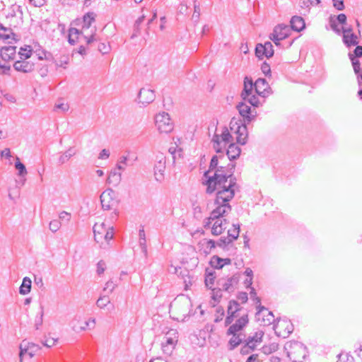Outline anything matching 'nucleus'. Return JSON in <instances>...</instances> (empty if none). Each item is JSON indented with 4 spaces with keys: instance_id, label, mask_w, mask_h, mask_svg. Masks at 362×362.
Wrapping results in <instances>:
<instances>
[{
    "instance_id": "13d9d810",
    "label": "nucleus",
    "mask_w": 362,
    "mask_h": 362,
    "mask_svg": "<svg viewBox=\"0 0 362 362\" xmlns=\"http://www.w3.org/2000/svg\"><path fill=\"white\" fill-rule=\"evenodd\" d=\"M252 300L257 305V315L262 313L264 311H267V308H266L264 306L261 305L260 298H259L258 296H255V298Z\"/></svg>"
},
{
    "instance_id": "39448f33",
    "label": "nucleus",
    "mask_w": 362,
    "mask_h": 362,
    "mask_svg": "<svg viewBox=\"0 0 362 362\" xmlns=\"http://www.w3.org/2000/svg\"><path fill=\"white\" fill-rule=\"evenodd\" d=\"M156 125L160 133H170L173 129V123L172 122L169 115L167 112H162L156 115Z\"/></svg>"
},
{
    "instance_id": "680f3d73",
    "label": "nucleus",
    "mask_w": 362,
    "mask_h": 362,
    "mask_svg": "<svg viewBox=\"0 0 362 362\" xmlns=\"http://www.w3.org/2000/svg\"><path fill=\"white\" fill-rule=\"evenodd\" d=\"M338 361L337 362H352L353 358L350 356L348 354H339L337 356Z\"/></svg>"
},
{
    "instance_id": "2f4dec72",
    "label": "nucleus",
    "mask_w": 362,
    "mask_h": 362,
    "mask_svg": "<svg viewBox=\"0 0 362 362\" xmlns=\"http://www.w3.org/2000/svg\"><path fill=\"white\" fill-rule=\"evenodd\" d=\"M358 37L354 33L346 34V35H343V42L346 47H349L351 46H356L358 44Z\"/></svg>"
},
{
    "instance_id": "6e6552de",
    "label": "nucleus",
    "mask_w": 362,
    "mask_h": 362,
    "mask_svg": "<svg viewBox=\"0 0 362 362\" xmlns=\"http://www.w3.org/2000/svg\"><path fill=\"white\" fill-rule=\"evenodd\" d=\"M274 329L278 337L286 338L292 333L293 327L290 321L278 320L277 322L274 325Z\"/></svg>"
},
{
    "instance_id": "c9c22d12",
    "label": "nucleus",
    "mask_w": 362,
    "mask_h": 362,
    "mask_svg": "<svg viewBox=\"0 0 362 362\" xmlns=\"http://www.w3.org/2000/svg\"><path fill=\"white\" fill-rule=\"evenodd\" d=\"M76 154V151L74 148H69L66 151L62 154L59 158V163L64 164L67 162L72 156Z\"/></svg>"
},
{
    "instance_id": "6e6d98bb",
    "label": "nucleus",
    "mask_w": 362,
    "mask_h": 362,
    "mask_svg": "<svg viewBox=\"0 0 362 362\" xmlns=\"http://www.w3.org/2000/svg\"><path fill=\"white\" fill-rule=\"evenodd\" d=\"M116 286L117 285L112 280H109L106 282L103 291L107 292V293H111L115 288Z\"/></svg>"
},
{
    "instance_id": "e2e57ef3",
    "label": "nucleus",
    "mask_w": 362,
    "mask_h": 362,
    "mask_svg": "<svg viewBox=\"0 0 362 362\" xmlns=\"http://www.w3.org/2000/svg\"><path fill=\"white\" fill-rule=\"evenodd\" d=\"M356 48L354 49L353 53H349V55H352L354 57L361 58L362 60V46L361 45H356Z\"/></svg>"
},
{
    "instance_id": "423d86ee",
    "label": "nucleus",
    "mask_w": 362,
    "mask_h": 362,
    "mask_svg": "<svg viewBox=\"0 0 362 362\" xmlns=\"http://www.w3.org/2000/svg\"><path fill=\"white\" fill-rule=\"evenodd\" d=\"M291 33L289 25L285 24H279L275 26L273 33L270 35L269 38L276 45H280V41L288 37Z\"/></svg>"
},
{
    "instance_id": "6ab92c4d",
    "label": "nucleus",
    "mask_w": 362,
    "mask_h": 362,
    "mask_svg": "<svg viewBox=\"0 0 362 362\" xmlns=\"http://www.w3.org/2000/svg\"><path fill=\"white\" fill-rule=\"evenodd\" d=\"M349 58L351 62L354 74L356 75L358 85L362 86V69L359 58L354 57L352 55H349Z\"/></svg>"
},
{
    "instance_id": "c03bdc74",
    "label": "nucleus",
    "mask_w": 362,
    "mask_h": 362,
    "mask_svg": "<svg viewBox=\"0 0 362 362\" xmlns=\"http://www.w3.org/2000/svg\"><path fill=\"white\" fill-rule=\"evenodd\" d=\"M15 168L18 171L19 176H25L27 174V170L23 163L20 161L18 157H16V161L15 163Z\"/></svg>"
},
{
    "instance_id": "8fccbe9b",
    "label": "nucleus",
    "mask_w": 362,
    "mask_h": 362,
    "mask_svg": "<svg viewBox=\"0 0 362 362\" xmlns=\"http://www.w3.org/2000/svg\"><path fill=\"white\" fill-rule=\"evenodd\" d=\"M62 223L59 220L54 219L49 222V230L53 232L56 233L57 230H59L61 228Z\"/></svg>"
},
{
    "instance_id": "0e129e2a",
    "label": "nucleus",
    "mask_w": 362,
    "mask_h": 362,
    "mask_svg": "<svg viewBox=\"0 0 362 362\" xmlns=\"http://www.w3.org/2000/svg\"><path fill=\"white\" fill-rule=\"evenodd\" d=\"M333 6L338 11H343L345 8L344 0H332Z\"/></svg>"
},
{
    "instance_id": "a18cd8bd",
    "label": "nucleus",
    "mask_w": 362,
    "mask_h": 362,
    "mask_svg": "<svg viewBox=\"0 0 362 362\" xmlns=\"http://www.w3.org/2000/svg\"><path fill=\"white\" fill-rule=\"evenodd\" d=\"M110 303V300L107 296H101L96 301V305L98 308L103 309L105 308L109 303Z\"/></svg>"
},
{
    "instance_id": "b1692460",
    "label": "nucleus",
    "mask_w": 362,
    "mask_h": 362,
    "mask_svg": "<svg viewBox=\"0 0 362 362\" xmlns=\"http://www.w3.org/2000/svg\"><path fill=\"white\" fill-rule=\"evenodd\" d=\"M107 229L104 223H95L93 226L94 239L97 243H100L103 240V235Z\"/></svg>"
},
{
    "instance_id": "774afa93",
    "label": "nucleus",
    "mask_w": 362,
    "mask_h": 362,
    "mask_svg": "<svg viewBox=\"0 0 362 362\" xmlns=\"http://www.w3.org/2000/svg\"><path fill=\"white\" fill-rule=\"evenodd\" d=\"M261 70L265 76H271L270 66L267 62H263L261 66Z\"/></svg>"
},
{
    "instance_id": "bb28decb",
    "label": "nucleus",
    "mask_w": 362,
    "mask_h": 362,
    "mask_svg": "<svg viewBox=\"0 0 362 362\" xmlns=\"http://www.w3.org/2000/svg\"><path fill=\"white\" fill-rule=\"evenodd\" d=\"M241 150L239 146H238L235 144H229L227 151L226 154L228 156V158L230 160H235L238 158L240 156Z\"/></svg>"
},
{
    "instance_id": "7ed1b4c3",
    "label": "nucleus",
    "mask_w": 362,
    "mask_h": 362,
    "mask_svg": "<svg viewBox=\"0 0 362 362\" xmlns=\"http://www.w3.org/2000/svg\"><path fill=\"white\" fill-rule=\"evenodd\" d=\"M284 349L287 353L288 357L293 362H302L306 355V347L300 342L290 341L284 345Z\"/></svg>"
},
{
    "instance_id": "393cba45",
    "label": "nucleus",
    "mask_w": 362,
    "mask_h": 362,
    "mask_svg": "<svg viewBox=\"0 0 362 362\" xmlns=\"http://www.w3.org/2000/svg\"><path fill=\"white\" fill-rule=\"evenodd\" d=\"M291 25L289 26L291 30L296 32L303 30L305 27L304 19L298 16H294L290 21Z\"/></svg>"
},
{
    "instance_id": "72a5a7b5",
    "label": "nucleus",
    "mask_w": 362,
    "mask_h": 362,
    "mask_svg": "<svg viewBox=\"0 0 362 362\" xmlns=\"http://www.w3.org/2000/svg\"><path fill=\"white\" fill-rule=\"evenodd\" d=\"M32 281L30 278L24 277L23 282L19 288V292L22 295H26L30 293L31 289Z\"/></svg>"
},
{
    "instance_id": "4be33fe9",
    "label": "nucleus",
    "mask_w": 362,
    "mask_h": 362,
    "mask_svg": "<svg viewBox=\"0 0 362 362\" xmlns=\"http://www.w3.org/2000/svg\"><path fill=\"white\" fill-rule=\"evenodd\" d=\"M244 87L241 93V97L245 100L252 93L254 89V83L250 77L245 76L244 78Z\"/></svg>"
},
{
    "instance_id": "f8f14e48",
    "label": "nucleus",
    "mask_w": 362,
    "mask_h": 362,
    "mask_svg": "<svg viewBox=\"0 0 362 362\" xmlns=\"http://www.w3.org/2000/svg\"><path fill=\"white\" fill-rule=\"evenodd\" d=\"M239 280V274H234L227 279H220L218 281V285L221 286L223 291L232 293L235 290Z\"/></svg>"
},
{
    "instance_id": "09e8293b",
    "label": "nucleus",
    "mask_w": 362,
    "mask_h": 362,
    "mask_svg": "<svg viewBox=\"0 0 362 362\" xmlns=\"http://www.w3.org/2000/svg\"><path fill=\"white\" fill-rule=\"evenodd\" d=\"M215 281V276L213 272H209L206 274L205 285L207 288H211Z\"/></svg>"
},
{
    "instance_id": "a878e982",
    "label": "nucleus",
    "mask_w": 362,
    "mask_h": 362,
    "mask_svg": "<svg viewBox=\"0 0 362 362\" xmlns=\"http://www.w3.org/2000/svg\"><path fill=\"white\" fill-rule=\"evenodd\" d=\"M211 265L218 269H222L224 265H228L231 264V259L230 258H221L217 255H214L211 259Z\"/></svg>"
},
{
    "instance_id": "a19ab883",
    "label": "nucleus",
    "mask_w": 362,
    "mask_h": 362,
    "mask_svg": "<svg viewBox=\"0 0 362 362\" xmlns=\"http://www.w3.org/2000/svg\"><path fill=\"white\" fill-rule=\"evenodd\" d=\"M230 335H232V337L229 340V344L231 346L230 349H233L240 344L243 339L240 337V334L238 333L230 334Z\"/></svg>"
},
{
    "instance_id": "79ce46f5",
    "label": "nucleus",
    "mask_w": 362,
    "mask_h": 362,
    "mask_svg": "<svg viewBox=\"0 0 362 362\" xmlns=\"http://www.w3.org/2000/svg\"><path fill=\"white\" fill-rule=\"evenodd\" d=\"M92 323L93 325L94 326L95 324V318H90L89 319L88 321H85L83 322V325H80V326H77L76 325H72V328L76 332H81V331H83L85 330L90 325V323Z\"/></svg>"
},
{
    "instance_id": "4468645a",
    "label": "nucleus",
    "mask_w": 362,
    "mask_h": 362,
    "mask_svg": "<svg viewBox=\"0 0 362 362\" xmlns=\"http://www.w3.org/2000/svg\"><path fill=\"white\" fill-rule=\"evenodd\" d=\"M115 192L111 189H107L105 190L100 194V202L102 205V208L105 210H110L113 204L114 201Z\"/></svg>"
},
{
    "instance_id": "cd10ccee",
    "label": "nucleus",
    "mask_w": 362,
    "mask_h": 362,
    "mask_svg": "<svg viewBox=\"0 0 362 362\" xmlns=\"http://www.w3.org/2000/svg\"><path fill=\"white\" fill-rule=\"evenodd\" d=\"M95 16L96 15L93 12H88L83 16L82 24L83 31H86L90 28L92 23L95 21Z\"/></svg>"
},
{
    "instance_id": "5fc2aeb1",
    "label": "nucleus",
    "mask_w": 362,
    "mask_h": 362,
    "mask_svg": "<svg viewBox=\"0 0 362 362\" xmlns=\"http://www.w3.org/2000/svg\"><path fill=\"white\" fill-rule=\"evenodd\" d=\"M145 18V16L142 15L141 17H139L135 22L134 27H135V33L132 35V38H134V37H136L138 35V33L139 32V25L142 23Z\"/></svg>"
},
{
    "instance_id": "58836bf2",
    "label": "nucleus",
    "mask_w": 362,
    "mask_h": 362,
    "mask_svg": "<svg viewBox=\"0 0 362 362\" xmlns=\"http://www.w3.org/2000/svg\"><path fill=\"white\" fill-rule=\"evenodd\" d=\"M213 142V146L216 153H222L223 152V146L221 145V135L218 134H215L211 140Z\"/></svg>"
},
{
    "instance_id": "c756f323",
    "label": "nucleus",
    "mask_w": 362,
    "mask_h": 362,
    "mask_svg": "<svg viewBox=\"0 0 362 362\" xmlns=\"http://www.w3.org/2000/svg\"><path fill=\"white\" fill-rule=\"evenodd\" d=\"M178 341V333L176 329H170L164 337L163 342L176 346Z\"/></svg>"
},
{
    "instance_id": "1a4fd4ad",
    "label": "nucleus",
    "mask_w": 362,
    "mask_h": 362,
    "mask_svg": "<svg viewBox=\"0 0 362 362\" xmlns=\"http://www.w3.org/2000/svg\"><path fill=\"white\" fill-rule=\"evenodd\" d=\"M240 115L243 118L244 123L249 124L257 117V111L251 109L246 102H241L236 106Z\"/></svg>"
},
{
    "instance_id": "3c124183",
    "label": "nucleus",
    "mask_w": 362,
    "mask_h": 362,
    "mask_svg": "<svg viewBox=\"0 0 362 362\" xmlns=\"http://www.w3.org/2000/svg\"><path fill=\"white\" fill-rule=\"evenodd\" d=\"M245 101L247 102L253 107H259L260 105L259 98L255 95L251 94Z\"/></svg>"
},
{
    "instance_id": "4d7b16f0",
    "label": "nucleus",
    "mask_w": 362,
    "mask_h": 362,
    "mask_svg": "<svg viewBox=\"0 0 362 362\" xmlns=\"http://www.w3.org/2000/svg\"><path fill=\"white\" fill-rule=\"evenodd\" d=\"M175 345L168 344L165 342H162V349L164 354L167 355H170L175 349Z\"/></svg>"
},
{
    "instance_id": "aec40b11",
    "label": "nucleus",
    "mask_w": 362,
    "mask_h": 362,
    "mask_svg": "<svg viewBox=\"0 0 362 362\" xmlns=\"http://www.w3.org/2000/svg\"><path fill=\"white\" fill-rule=\"evenodd\" d=\"M17 35L13 32V30L9 27H6L0 23V39L7 40L9 43L12 40L17 41Z\"/></svg>"
},
{
    "instance_id": "4c0bfd02",
    "label": "nucleus",
    "mask_w": 362,
    "mask_h": 362,
    "mask_svg": "<svg viewBox=\"0 0 362 362\" xmlns=\"http://www.w3.org/2000/svg\"><path fill=\"white\" fill-rule=\"evenodd\" d=\"M32 347L36 348L37 346L35 344L33 343H28V345L25 344V342L23 341L22 344L20 345V353H19V358H20V362H23V356L27 354Z\"/></svg>"
},
{
    "instance_id": "5701e85b",
    "label": "nucleus",
    "mask_w": 362,
    "mask_h": 362,
    "mask_svg": "<svg viewBox=\"0 0 362 362\" xmlns=\"http://www.w3.org/2000/svg\"><path fill=\"white\" fill-rule=\"evenodd\" d=\"M246 124L247 123H244L242 125H239L235 131L237 142L241 145H244L247 143V129Z\"/></svg>"
},
{
    "instance_id": "9b49d317",
    "label": "nucleus",
    "mask_w": 362,
    "mask_h": 362,
    "mask_svg": "<svg viewBox=\"0 0 362 362\" xmlns=\"http://www.w3.org/2000/svg\"><path fill=\"white\" fill-rule=\"evenodd\" d=\"M255 93L263 98H266L272 93V89L266 79L259 78L254 83Z\"/></svg>"
},
{
    "instance_id": "603ef678",
    "label": "nucleus",
    "mask_w": 362,
    "mask_h": 362,
    "mask_svg": "<svg viewBox=\"0 0 362 362\" xmlns=\"http://www.w3.org/2000/svg\"><path fill=\"white\" fill-rule=\"evenodd\" d=\"M18 13L19 14V18H21L23 16L22 7L19 5H13L11 16L15 17L17 16Z\"/></svg>"
},
{
    "instance_id": "de8ad7c7",
    "label": "nucleus",
    "mask_w": 362,
    "mask_h": 362,
    "mask_svg": "<svg viewBox=\"0 0 362 362\" xmlns=\"http://www.w3.org/2000/svg\"><path fill=\"white\" fill-rule=\"evenodd\" d=\"M78 35H79V31L78 29L74 28H70L69 31V37H68L69 42L71 45H74L75 42H76L75 40L74 39V36L77 38Z\"/></svg>"
},
{
    "instance_id": "a211bd4d",
    "label": "nucleus",
    "mask_w": 362,
    "mask_h": 362,
    "mask_svg": "<svg viewBox=\"0 0 362 362\" xmlns=\"http://www.w3.org/2000/svg\"><path fill=\"white\" fill-rule=\"evenodd\" d=\"M264 332L262 331L256 332L253 336H250L246 339L247 346L250 348V351L255 349L257 346L262 341Z\"/></svg>"
},
{
    "instance_id": "bf43d9fd",
    "label": "nucleus",
    "mask_w": 362,
    "mask_h": 362,
    "mask_svg": "<svg viewBox=\"0 0 362 362\" xmlns=\"http://www.w3.org/2000/svg\"><path fill=\"white\" fill-rule=\"evenodd\" d=\"M43 315H44L43 307H40V312L39 313V317L37 318H36L35 321V327L36 329H38L42 324Z\"/></svg>"
},
{
    "instance_id": "69168bd1",
    "label": "nucleus",
    "mask_w": 362,
    "mask_h": 362,
    "mask_svg": "<svg viewBox=\"0 0 362 362\" xmlns=\"http://www.w3.org/2000/svg\"><path fill=\"white\" fill-rule=\"evenodd\" d=\"M98 49L100 52L105 54L109 52L110 47L108 45L101 42L98 45Z\"/></svg>"
},
{
    "instance_id": "f704fd0d",
    "label": "nucleus",
    "mask_w": 362,
    "mask_h": 362,
    "mask_svg": "<svg viewBox=\"0 0 362 362\" xmlns=\"http://www.w3.org/2000/svg\"><path fill=\"white\" fill-rule=\"evenodd\" d=\"M33 54V49L30 46H25V47H21L18 51L19 59L28 60Z\"/></svg>"
},
{
    "instance_id": "ea45409f",
    "label": "nucleus",
    "mask_w": 362,
    "mask_h": 362,
    "mask_svg": "<svg viewBox=\"0 0 362 362\" xmlns=\"http://www.w3.org/2000/svg\"><path fill=\"white\" fill-rule=\"evenodd\" d=\"M221 144H223V149L226 148V145L230 141L232 136L230 135L228 129L224 127L221 134Z\"/></svg>"
},
{
    "instance_id": "864d4df0",
    "label": "nucleus",
    "mask_w": 362,
    "mask_h": 362,
    "mask_svg": "<svg viewBox=\"0 0 362 362\" xmlns=\"http://www.w3.org/2000/svg\"><path fill=\"white\" fill-rule=\"evenodd\" d=\"M320 3V0H303L300 2V7L310 8V6L317 5Z\"/></svg>"
},
{
    "instance_id": "c85d7f7f",
    "label": "nucleus",
    "mask_w": 362,
    "mask_h": 362,
    "mask_svg": "<svg viewBox=\"0 0 362 362\" xmlns=\"http://www.w3.org/2000/svg\"><path fill=\"white\" fill-rule=\"evenodd\" d=\"M139 247H141V252L145 256V257L148 255V250H147V245H146V233L144 231V227H141L139 230Z\"/></svg>"
},
{
    "instance_id": "338daca9",
    "label": "nucleus",
    "mask_w": 362,
    "mask_h": 362,
    "mask_svg": "<svg viewBox=\"0 0 362 362\" xmlns=\"http://www.w3.org/2000/svg\"><path fill=\"white\" fill-rule=\"evenodd\" d=\"M114 233H113V228H109L107 231L103 235V239H105L107 242L110 241L113 238Z\"/></svg>"
},
{
    "instance_id": "7c9ffc66",
    "label": "nucleus",
    "mask_w": 362,
    "mask_h": 362,
    "mask_svg": "<svg viewBox=\"0 0 362 362\" xmlns=\"http://www.w3.org/2000/svg\"><path fill=\"white\" fill-rule=\"evenodd\" d=\"M120 170L117 169V167L112 170L109 177H107V182L111 184H114L115 185H117L121 180H122V173L119 172Z\"/></svg>"
},
{
    "instance_id": "2eb2a0df",
    "label": "nucleus",
    "mask_w": 362,
    "mask_h": 362,
    "mask_svg": "<svg viewBox=\"0 0 362 362\" xmlns=\"http://www.w3.org/2000/svg\"><path fill=\"white\" fill-rule=\"evenodd\" d=\"M16 71L22 73H30L35 69V63L31 60L18 59L13 64Z\"/></svg>"
},
{
    "instance_id": "ddd939ff",
    "label": "nucleus",
    "mask_w": 362,
    "mask_h": 362,
    "mask_svg": "<svg viewBox=\"0 0 362 362\" xmlns=\"http://www.w3.org/2000/svg\"><path fill=\"white\" fill-rule=\"evenodd\" d=\"M156 98L155 93L153 90L149 88H142L140 89L138 94V103L143 106L151 103Z\"/></svg>"
},
{
    "instance_id": "052dcab7",
    "label": "nucleus",
    "mask_w": 362,
    "mask_h": 362,
    "mask_svg": "<svg viewBox=\"0 0 362 362\" xmlns=\"http://www.w3.org/2000/svg\"><path fill=\"white\" fill-rule=\"evenodd\" d=\"M255 55L259 59H262L263 57H266L265 51L263 49L262 44H258L255 48Z\"/></svg>"
},
{
    "instance_id": "f3484780",
    "label": "nucleus",
    "mask_w": 362,
    "mask_h": 362,
    "mask_svg": "<svg viewBox=\"0 0 362 362\" xmlns=\"http://www.w3.org/2000/svg\"><path fill=\"white\" fill-rule=\"evenodd\" d=\"M16 54V46H4L0 49V57L4 62H9L15 59Z\"/></svg>"
},
{
    "instance_id": "37998d69",
    "label": "nucleus",
    "mask_w": 362,
    "mask_h": 362,
    "mask_svg": "<svg viewBox=\"0 0 362 362\" xmlns=\"http://www.w3.org/2000/svg\"><path fill=\"white\" fill-rule=\"evenodd\" d=\"M127 161H128L127 156H120L117 164H116L117 169L119 170H121V171H124L126 169V167L128 165Z\"/></svg>"
},
{
    "instance_id": "0eeeda50",
    "label": "nucleus",
    "mask_w": 362,
    "mask_h": 362,
    "mask_svg": "<svg viewBox=\"0 0 362 362\" xmlns=\"http://www.w3.org/2000/svg\"><path fill=\"white\" fill-rule=\"evenodd\" d=\"M165 156L163 153L157 155L153 170L155 180L158 182H162L165 179Z\"/></svg>"
},
{
    "instance_id": "412c9836",
    "label": "nucleus",
    "mask_w": 362,
    "mask_h": 362,
    "mask_svg": "<svg viewBox=\"0 0 362 362\" xmlns=\"http://www.w3.org/2000/svg\"><path fill=\"white\" fill-rule=\"evenodd\" d=\"M216 247L221 248L223 251H232L235 253V247L233 243L227 237H221L216 241Z\"/></svg>"
},
{
    "instance_id": "f257e3e1",
    "label": "nucleus",
    "mask_w": 362,
    "mask_h": 362,
    "mask_svg": "<svg viewBox=\"0 0 362 362\" xmlns=\"http://www.w3.org/2000/svg\"><path fill=\"white\" fill-rule=\"evenodd\" d=\"M235 165L233 163H229L226 167H220L204 182L207 186V194L216 192L214 217L232 211L229 202L234 197L235 192L240 191V186L233 175Z\"/></svg>"
},
{
    "instance_id": "9d476101",
    "label": "nucleus",
    "mask_w": 362,
    "mask_h": 362,
    "mask_svg": "<svg viewBox=\"0 0 362 362\" xmlns=\"http://www.w3.org/2000/svg\"><path fill=\"white\" fill-rule=\"evenodd\" d=\"M242 310V307L235 300H231L228 303L227 313L228 315L225 320V325L228 326L230 325L235 318L239 317V312Z\"/></svg>"
},
{
    "instance_id": "20e7f679",
    "label": "nucleus",
    "mask_w": 362,
    "mask_h": 362,
    "mask_svg": "<svg viewBox=\"0 0 362 362\" xmlns=\"http://www.w3.org/2000/svg\"><path fill=\"white\" fill-rule=\"evenodd\" d=\"M190 305V300L186 298L177 300L171 304L170 307L173 312L179 315L175 319L177 320H184L189 315Z\"/></svg>"
},
{
    "instance_id": "f03ea898",
    "label": "nucleus",
    "mask_w": 362,
    "mask_h": 362,
    "mask_svg": "<svg viewBox=\"0 0 362 362\" xmlns=\"http://www.w3.org/2000/svg\"><path fill=\"white\" fill-rule=\"evenodd\" d=\"M214 209L211 211L209 217L206 218L204 222V227L205 228H211V234L215 236H218L224 231L226 228V225L228 223V221L224 218L229 213H225L220 216H213Z\"/></svg>"
},
{
    "instance_id": "49530a36",
    "label": "nucleus",
    "mask_w": 362,
    "mask_h": 362,
    "mask_svg": "<svg viewBox=\"0 0 362 362\" xmlns=\"http://www.w3.org/2000/svg\"><path fill=\"white\" fill-rule=\"evenodd\" d=\"M263 49L266 53V57L269 58L274 55L273 45L270 42H266L262 45Z\"/></svg>"
},
{
    "instance_id": "dca6fc26",
    "label": "nucleus",
    "mask_w": 362,
    "mask_h": 362,
    "mask_svg": "<svg viewBox=\"0 0 362 362\" xmlns=\"http://www.w3.org/2000/svg\"><path fill=\"white\" fill-rule=\"evenodd\" d=\"M249 322L247 314H244L239 317L238 319L235 321V322L231 325L227 331V334L238 333L241 331Z\"/></svg>"
},
{
    "instance_id": "473e14b6",
    "label": "nucleus",
    "mask_w": 362,
    "mask_h": 362,
    "mask_svg": "<svg viewBox=\"0 0 362 362\" xmlns=\"http://www.w3.org/2000/svg\"><path fill=\"white\" fill-rule=\"evenodd\" d=\"M218 157L217 156H214L211 160L209 168L207 171H206L204 174V176L206 178V180L209 178V177H211L210 173L215 170V172L216 170L220 168L221 166H218Z\"/></svg>"
},
{
    "instance_id": "e433bc0d",
    "label": "nucleus",
    "mask_w": 362,
    "mask_h": 362,
    "mask_svg": "<svg viewBox=\"0 0 362 362\" xmlns=\"http://www.w3.org/2000/svg\"><path fill=\"white\" fill-rule=\"evenodd\" d=\"M233 228L228 230V236L229 239L233 243V241L238 239L240 233V225L233 224Z\"/></svg>"
}]
</instances>
